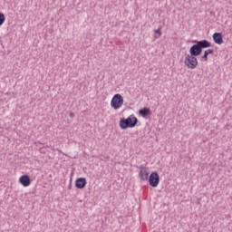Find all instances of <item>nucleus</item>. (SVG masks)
<instances>
[{
    "label": "nucleus",
    "mask_w": 232,
    "mask_h": 232,
    "mask_svg": "<svg viewBox=\"0 0 232 232\" xmlns=\"http://www.w3.org/2000/svg\"><path fill=\"white\" fill-rule=\"evenodd\" d=\"M5 21H6V18L5 17V14L0 13V26H3V24H5Z\"/></svg>",
    "instance_id": "nucleus-12"
},
{
    "label": "nucleus",
    "mask_w": 232,
    "mask_h": 232,
    "mask_svg": "<svg viewBox=\"0 0 232 232\" xmlns=\"http://www.w3.org/2000/svg\"><path fill=\"white\" fill-rule=\"evenodd\" d=\"M199 45V48L202 50L203 48H211V42L208 40H201L197 42Z\"/></svg>",
    "instance_id": "nucleus-11"
},
{
    "label": "nucleus",
    "mask_w": 232,
    "mask_h": 232,
    "mask_svg": "<svg viewBox=\"0 0 232 232\" xmlns=\"http://www.w3.org/2000/svg\"><path fill=\"white\" fill-rule=\"evenodd\" d=\"M139 124V120L133 115L129 116L127 119L120 120V128L121 130H128V128H135Z\"/></svg>",
    "instance_id": "nucleus-1"
},
{
    "label": "nucleus",
    "mask_w": 232,
    "mask_h": 232,
    "mask_svg": "<svg viewBox=\"0 0 232 232\" xmlns=\"http://www.w3.org/2000/svg\"><path fill=\"white\" fill-rule=\"evenodd\" d=\"M162 30L161 27H159L157 30L154 31V34H158L160 36L162 35V33L160 32Z\"/></svg>",
    "instance_id": "nucleus-14"
},
{
    "label": "nucleus",
    "mask_w": 232,
    "mask_h": 232,
    "mask_svg": "<svg viewBox=\"0 0 232 232\" xmlns=\"http://www.w3.org/2000/svg\"><path fill=\"white\" fill-rule=\"evenodd\" d=\"M74 115H75V114H73V112H71V113L69 114V117H74Z\"/></svg>",
    "instance_id": "nucleus-16"
},
{
    "label": "nucleus",
    "mask_w": 232,
    "mask_h": 232,
    "mask_svg": "<svg viewBox=\"0 0 232 232\" xmlns=\"http://www.w3.org/2000/svg\"><path fill=\"white\" fill-rule=\"evenodd\" d=\"M149 184L151 188H157L159 183L160 182V176H159V172L154 171L149 176Z\"/></svg>",
    "instance_id": "nucleus-4"
},
{
    "label": "nucleus",
    "mask_w": 232,
    "mask_h": 232,
    "mask_svg": "<svg viewBox=\"0 0 232 232\" xmlns=\"http://www.w3.org/2000/svg\"><path fill=\"white\" fill-rule=\"evenodd\" d=\"M184 63L188 68H190L191 70H195L197 66L198 65V60H197V56H192L191 54H188L185 57Z\"/></svg>",
    "instance_id": "nucleus-3"
},
{
    "label": "nucleus",
    "mask_w": 232,
    "mask_h": 232,
    "mask_svg": "<svg viewBox=\"0 0 232 232\" xmlns=\"http://www.w3.org/2000/svg\"><path fill=\"white\" fill-rule=\"evenodd\" d=\"M0 53H3V52H2V51H0Z\"/></svg>",
    "instance_id": "nucleus-18"
},
{
    "label": "nucleus",
    "mask_w": 232,
    "mask_h": 232,
    "mask_svg": "<svg viewBox=\"0 0 232 232\" xmlns=\"http://www.w3.org/2000/svg\"><path fill=\"white\" fill-rule=\"evenodd\" d=\"M205 53L209 55V53H213V49H208L205 51Z\"/></svg>",
    "instance_id": "nucleus-15"
},
{
    "label": "nucleus",
    "mask_w": 232,
    "mask_h": 232,
    "mask_svg": "<svg viewBox=\"0 0 232 232\" xmlns=\"http://www.w3.org/2000/svg\"><path fill=\"white\" fill-rule=\"evenodd\" d=\"M69 189H72V185H69Z\"/></svg>",
    "instance_id": "nucleus-17"
},
{
    "label": "nucleus",
    "mask_w": 232,
    "mask_h": 232,
    "mask_svg": "<svg viewBox=\"0 0 232 232\" xmlns=\"http://www.w3.org/2000/svg\"><path fill=\"white\" fill-rule=\"evenodd\" d=\"M208 55H209V54H208V53H206V51H205L203 56L201 57V61H208Z\"/></svg>",
    "instance_id": "nucleus-13"
},
{
    "label": "nucleus",
    "mask_w": 232,
    "mask_h": 232,
    "mask_svg": "<svg viewBox=\"0 0 232 232\" xmlns=\"http://www.w3.org/2000/svg\"><path fill=\"white\" fill-rule=\"evenodd\" d=\"M140 177L141 180H148L150 179V173L145 166H140Z\"/></svg>",
    "instance_id": "nucleus-9"
},
{
    "label": "nucleus",
    "mask_w": 232,
    "mask_h": 232,
    "mask_svg": "<svg viewBox=\"0 0 232 232\" xmlns=\"http://www.w3.org/2000/svg\"><path fill=\"white\" fill-rule=\"evenodd\" d=\"M86 184H88L86 178H77L75 180V188H77V189H84Z\"/></svg>",
    "instance_id": "nucleus-7"
},
{
    "label": "nucleus",
    "mask_w": 232,
    "mask_h": 232,
    "mask_svg": "<svg viewBox=\"0 0 232 232\" xmlns=\"http://www.w3.org/2000/svg\"><path fill=\"white\" fill-rule=\"evenodd\" d=\"M212 39L216 44H222L224 43V36L222 35V33H214Z\"/></svg>",
    "instance_id": "nucleus-8"
},
{
    "label": "nucleus",
    "mask_w": 232,
    "mask_h": 232,
    "mask_svg": "<svg viewBox=\"0 0 232 232\" xmlns=\"http://www.w3.org/2000/svg\"><path fill=\"white\" fill-rule=\"evenodd\" d=\"M122 104H124V98L122 95L119 93L115 94L111 101V108H113V110H119Z\"/></svg>",
    "instance_id": "nucleus-2"
},
{
    "label": "nucleus",
    "mask_w": 232,
    "mask_h": 232,
    "mask_svg": "<svg viewBox=\"0 0 232 232\" xmlns=\"http://www.w3.org/2000/svg\"><path fill=\"white\" fill-rule=\"evenodd\" d=\"M189 53L193 57H198V55L202 53V49L200 48L198 43L190 47Z\"/></svg>",
    "instance_id": "nucleus-5"
},
{
    "label": "nucleus",
    "mask_w": 232,
    "mask_h": 232,
    "mask_svg": "<svg viewBox=\"0 0 232 232\" xmlns=\"http://www.w3.org/2000/svg\"><path fill=\"white\" fill-rule=\"evenodd\" d=\"M139 115L143 117V119H146L147 117H150V115H151V111L150 110V108L144 107L143 109H140L139 111Z\"/></svg>",
    "instance_id": "nucleus-10"
},
{
    "label": "nucleus",
    "mask_w": 232,
    "mask_h": 232,
    "mask_svg": "<svg viewBox=\"0 0 232 232\" xmlns=\"http://www.w3.org/2000/svg\"><path fill=\"white\" fill-rule=\"evenodd\" d=\"M19 183L24 186V188H28L32 184V179L27 174L22 175L19 178Z\"/></svg>",
    "instance_id": "nucleus-6"
}]
</instances>
